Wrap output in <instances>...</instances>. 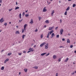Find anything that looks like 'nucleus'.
<instances>
[{
	"mask_svg": "<svg viewBox=\"0 0 76 76\" xmlns=\"http://www.w3.org/2000/svg\"><path fill=\"white\" fill-rule=\"evenodd\" d=\"M26 26H27V24H26L24 26V29H22V33H23V32L25 31L26 30Z\"/></svg>",
	"mask_w": 76,
	"mask_h": 76,
	"instance_id": "nucleus-1",
	"label": "nucleus"
},
{
	"mask_svg": "<svg viewBox=\"0 0 76 76\" xmlns=\"http://www.w3.org/2000/svg\"><path fill=\"white\" fill-rule=\"evenodd\" d=\"M45 49H47L48 48V43H47L46 44V45H45Z\"/></svg>",
	"mask_w": 76,
	"mask_h": 76,
	"instance_id": "nucleus-2",
	"label": "nucleus"
},
{
	"mask_svg": "<svg viewBox=\"0 0 76 76\" xmlns=\"http://www.w3.org/2000/svg\"><path fill=\"white\" fill-rule=\"evenodd\" d=\"M63 29H61L60 30V33L61 35L63 34Z\"/></svg>",
	"mask_w": 76,
	"mask_h": 76,
	"instance_id": "nucleus-3",
	"label": "nucleus"
},
{
	"mask_svg": "<svg viewBox=\"0 0 76 76\" xmlns=\"http://www.w3.org/2000/svg\"><path fill=\"white\" fill-rule=\"evenodd\" d=\"M4 20L3 19V18H2L0 20V22H1V23H2L3 22H4Z\"/></svg>",
	"mask_w": 76,
	"mask_h": 76,
	"instance_id": "nucleus-4",
	"label": "nucleus"
},
{
	"mask_svg": "<svg viewBox=\"0 0 76 76\" xmlns=\"http://www.w3.org/2000/svg\"><path fill=\"white\" fill-rule=\"evenodd\" d=\"M50 36V31H49L48 32V34L47 35V36L46 37L47 38H49V36Z\"/></svg>",
	"mask_w": 76,
	"mask_h": 76,
	"instance_id": "nucleus-5",
	"label": "nucleus"
},
{
	"mask_svg": "<svg viewBox=\"0 0 76 76\" xmlns=\"http://www.w3.org/2000/svg\"><path fill=\"white\" fill-rule=\"evenodd\" d=\"M30 23H31V24H32V23H33V20L32 19L31 20V21L30 22Z\"/></svg>",
	"mask_w": 76,
	"mask_h": 76,
	"instance_id": "nucleus-6",
	"label": "nucleus"
},
{
	"mask_svg": "<svg viewBox=\"0 0 76 76\" xmlns=\"http://www.w3.org/2000/svg\"><path fill=\"white\" fill-rule=\"evenodd\" d=\"M46 54H47V53H42L41 54V56H44V55Z\"/></svg>",
	"mask_w": 76,
	"mask_h": 76,
	"instance_id": "nucleus-7",
	"label": "nucleus"
},
{
	"mask_svg": "<svg viewBox=\"0 0 76 76\" xmlns=\"http://www.w3.org/2000/svg\"><path fill=\"white\" fill-rule=\"evenodd\" d=\"M53 58H54V59H56V58H57V56H56V55H54L53 56Z\"/></svg>",
	"mask_w": 76,
	"mask_h": 76,
	"instance_id": "nucleus-8",
	"label": "nucleus"
},
{
	"mask_svg": "<svg viewBox=\"0 0 76 76\" xmlns=\"http://www.w3.org/2000/svg\"><path fill=\"white\" fill-rule=\"evenodd\" d=\"M15 34H19L20 33H19V31H15Z\"/></svg>",
	"mask_w": 76,
	"mask_h": 76,
	"instance_id": "nucleus-9",
	"label": "nucleus"
},
{
	"mask_svg": "<svg viewBox=\"0 0 76 76\" xmlns=\"http://www.w3.org/2000/svg\"><path fill=\"white\" fill-rule=\"evenodd\" d=\"M19 18H20V19H21L22 18V14H21V13H20L19 15Z\"/></svg>",
	"mask_w": 76,
	"mask_h": 76,
	"instance_id": "nucleus-10",
	"label": "nucleus"
},
{
	"mask_svg": "<svg viewBox=\"0 0 76 76\" xmlns=\"http://www.w3.org/2000/svg\"><path fill=\"white\" fill-rule=\"evenodd\" d=\"M54 13V10H53L52 11L51 15L53 16V13Z\"/></svg>",
	"mask_w": 76,
	"mask_h": 76,
	"instance_id": "nucleus-11",
	"label": "nucleus"
},
{
	"mask_svg": "<svg viewBox=\"0 0 76 76\" xmlns=\"http://www.w3.org/2000/svg\"><path fill=\"white\" fill-rule=\"evenodd\" d=\"M55 35H54V33H53L52 34H51V38H53V37H54V36Z\"/></svg>",
	"mask_w": 76,
	"mask_h": 76,
	"instance_id": "nucleus-12",
	"label": "nucleus"
},
{
	"mask_svg": "<svg viewBox=\"0 0 76 76\" xmlns=\"http://www.w3.org/2000/svg\"><path fill=\"white\" fill-rule=\"evenodd\" d=\"M69 9H70V7H67V8H66V11H68V10H69Z\"/></svg>",
	"mask_w": 76,
	"mask_h": 76,
	"instance_id": "nucleus-13",
	"label": "nucleus"
},
{
	"mask_svg": "<svg viewBox=\"0 0 76 76\" xmlns=\"http://www.w3.org/2000/svg\"><path fill=\"white\" fill-rule=\"evenodd\" d=\"M45 8H44L43 9V12H46V11H47V10L46 9H45Z\"/></svg>",
	"mask_w": 76,
	"mask_h": 76,
	"instance_id": "nucleus-14",
	"label": "nucleus"
},
{
	"mask_svg": "<svg viewBox=\"0 0 76 76\" xmlns=\"http://www.w3.org/2000/svg\"><path fill=\"white\" fill-rule=\"evenodd\" d=\"M53 32H54V31L53 30H52L51 31H50V35H51V34H52V33H53Z\"/></svg>",
	"mask_w": 76,
	"mask_h": 76,
	"instance_id": "nucleus-15",
	"label": "nucleus"
},
{
	"mask_svg": "<svg viewBox=\"0 0 76 76\" xmlns=\"http://www.w3.org/2000/svg\"><path fill=\"white\" fill-rule=\"evenodd\" d=\"M67 43H70V40L69 39H67Z\"/></svg>",
	"mask_w": 76,
	"mask_h": 76,
	"instance_id": "nucleus-16",
	"label": "nucleus"
},
{
	"mask_svg": "<svg viewBox=\"0 0 76 76\" xmlns=\"http://www.w3.org/2000/svg\"><path fill=\"white\" fill-rule=\"evenodd\" d=\"M24 72H27V71H28V69H24Z\"/></svg>",
	"mask_w": 76,
	"mask_h": 76,
	"instance_id": "nucleus-17",
	"label": "nucleus"
},
{
	"mask_svg": "<svg viewBox=\"0 0 76 76\" xmlns=\"http://www.w3.org/2000/svg\"><path fill=\"white\" fill-rule=\"evenodd\" d=\"M45 22L47 23H49V21L48 20H47L45 21Z\"/></svg>",
	"mask_w": 76,
	"mask_h": 76,
	"instance_id": "nucleus-18",
	"label": "nucleus"
},
{
	"mask_svg": "<svg viewBox=\"0 0 76 76\" xmlns=\"http://www.w3.org/2000/svg\"><path fill=\"white\" fill-rule=\"evenodd\" d=\"M68 60H69V58H66V60L65 61V62H67V61H68Z\"/></svg>",
	"mask_w": 76,
	"mask_h": 76,
	"instance_id": "nucleus-19",
	"label": "nucleus"
},
{
	"mask_svg": "<svg viewBox=\"0 0 76 76\" xmlns=\"http://www.w3.org/2000/svg\"><path fill=\"white\" fill-rule=\"evenodd\" d=\"M33 51H34V50H29L28 52L27 53H29L30 52H32Z\"/></svg>",
	"mask_w": 76,
	"mask_h": 76,
	"instance_id": "nucleus-20",
	"label": "nucleus"
},
{
	"mask_svg": "<svg viewBox=\"0 0 76 76\" xmlns=\"http://www.w3.org/2000/svg\"><path fill=\"white\" fill-rule=\"evenodd\" d=\"M53 29L52 27H50L49 28V29H48L49 31H50V30H52Z\"/></svg>",
	"mask_w": 76,
	"mask_h": 76,
	"instance_id": "nucleus-21",
	"label": "nucleus"
},
{
	"mask_svg": "<svg viewBox=\"0 0 76 76\" xmlns=\"http://www.w3.org/2000/svg\"><path fill=\"white\" fill-rule=\"evenodd\" d=\"M40 47H43L44 46V45L42 44L40 45Z\"/></svg>",
	"mask_w": 76,
	"mask_h": 76,
	"instance_id": "nucleus-22",
	"label": "nucleus"
},
{
	"mask_svg": "<svg viewBox=\"0 0 76 76\" xmlns=\"http://www.w3.org/2000/svg\"><path fill=\"white\" fill-rule=\"evenodd\" d=\"M11 54H12V53H9L7 54V56H10Z\"/></svg>",
	"mask_w": 76,
	"mask_h": 76,
	"instance_id": "nucleus-23",
	"label": "nucleus"
},
{
	"mask_svg": "<svg viewBox=\"0 0 76 76\" xmlns=\"http://www.w3.org/2000/svg\"><path fill=\"white\" fill-rule=\"evenodd\" d=\"M25 37V34H24L22 36V37L23 39H24V37Z\"/></svg>",
	"mask_w": 76,
	"mask_h": 76,
	"instance_id": "nucleus-24",
	"label": "nucleus"
},
{
	"mask_svg": "<svg viewBox=\"0 0 76 76\" xmlns=\"http://www.w3.org/2000/svg\"><path fill=\"white\" fill-rule=\"evenodd\" d=\"M19 7H15V10H17V9H19Z\"/></svg>",
	"mask_w": 76,
	"mask_h": 76,
	"instance_id": "nucleus-25",
	"label": "nucleus"
},
{
	"mask_svg": "<svg viewBox=\"0 0 76 76\" xmlns=\"http://www.w3.org/2000/svg\"><path fill=\"white\" fill-rule=\"evenodd\" d=\"M59 37H60V36L59 35V34H58L56 36V38H59Z\"/></svg>",
	"mask_w": 76,
	"mask_h": 76,
	"instance_id": "nucleus-26",
	"label": "nucleus"
},
{
	"mask_svg": "<svg viewBox=\"0 0 76 76\" xmlns=\"http://www.w3.org/2000/svg\"><path fill=\"white\" fill-rule=\"evenodd\" d=\"M72 6H73V7H75V6H76V4H73Z\"/></svg>",
	"mask_w": 76,
	"mask_h": 76,
	"instance_id": "nucleus-27",
	"label": "nucleus"
},
{
	"mask_svg": "<svg viewBox=\"0 0 76 76\" xmlns=\"http://www.w3.org/2000/svg\"><path fill=\"white\" fill-rule=\"evenodd\" d=\"M25 16L26 17H28V16H29V14H26L25 15Z\"/></svg>",
	"mask_w": 76,
	"mask_h": 76,
	"instance_id": "nucleus-28",
	"label": "nucleus"
},
{
	"mask_svg": "<svg viewBox=\"0 0 76 76\" xmlns=\"http://www.w3.org/2000/svg\"><path fill=\"white\" fill-rule=\"evenodd\" d=\"M4 66H2L1 68V70H4Z\"/></svg>",
	"mask_w": 76,
	"mask_h": 76,
	"instance_id": "nucleus-29",
	"label": "nucleus"
},
{
	"mask_svg": "<svg viewBox=\"0 0 76 76\" xmlns=\"http://www.w3.org/2000/svg\"><path fill=\"white\" fill-rule=\"evenodd\" d=\"M9 60V58H7V59H6L5 61H8Z\"/></svg>",
	"mask_w": 76,
	"mask_h": 76,
	"instance_id": "nucleus-30",
	"label": "nucleus"
},
{
	"mask_svg": "<svg viewBox=\"0 0 76 76\" xmlns=\"http://www.w3.org/2000/svg\"><path fill=\"white\" fill-rule=\"evenodd\" d=\"M33 68H35L36 69H38V66H35V67H33Z\"/></svg>",
	"mask_w": 76,
	"mask_h": 76,
	"instance_id": "nucleus-31",
	"label": "nucleus"
},
{
	"mask_svg": "<svg viewBox=\"0 0 76 76\" xmlns=\"http://www.w3.org/2000/svg\"><path fill=\"white\" fill-rule=\"evenodd\" d=\"M73 45H70V48H73Z\"/></svg>",
	"mask_w": 76,
	"mask_h": 76,
	"instance_id": "nucleus-32",
	"label": "nucleus"
},
{
	"mask_svg": "<svg viewBox=\"0 0 76 76\" xmlns=\"http://www.w3.org/2000/svg\"><path fill=\"white\" fill-rule=\"evenodd\" d=\"M65 15H67V11H66L64 13Z\"/></svg>",
	"mask_w": 76,
	"mask_h": 76,
	"instance_id": "nucleus-33",
	"label": "nucleus"
},
{
	"mask_svg": "<svg viewBox=\"0 0 76 76\" xmlns=\"http://www.w3.org/2000/svg\"><path fill=\"white\" fill-rule=\"evenodd\" d=\"M29 50L30 51H31V50H33V49L30 48L29 49Z\"/></svg>",
	"mask_w": 76,
	"mask_h": 76,
	"instance_id": "nucleus-34",
	"label": "nucleus"
},
{
	"mask_svg": "<svg viewBox=\"0 0 76 76\" xmlns=\"http://www.w3.org/2000/svg\"><path fill=\"white\" fill-rule=\"evenodd\" d=\"M43 36V35L42 34L41 35L40 37L41 38H42Z\"/></svg>",
	"mask_w": 76,
	"mask_h": 76,
	"instance_id": "nucleus-35",
	"label": "nucleus"
},
{
	"mask_svg": "<svg viewBox=\"0 0 76 76\" xmlns=\"http://www.w3.org/2000/svg\"><path fill=\"white\" fill-rule=\"evenodd\" d=\"M75 73V72H73L72 73H71V75H74Z\"/></svg>",
	"mask_w": 76,
	"mask_h": 76,
	"instance_id": "nucleus-36",
	"label": "nucleus"
},
{
	"mask_svg": "<svg viewBox=\"0 0 76 76\" xmlns=\"http://www.w3.org/2000/svg\"><path fill=\"white\" fill-rule=\"evenodd\" d=\"M50 55V53H48V54H46V56H49Z\"/></svg>",
	"mask_w": 76,
	"mask_h": 76,
	"instance_id": "nucleus-37",
	"label": "nucleus"
},
{
	"mask_svg": "<svg viewBox=\"0 0 76 76\" xmlns=\"http://www.w3.org/2000/svg\"><path fill=\"white\" fill-rule=\"evenodd\" d=\"M45 44H46V43L45 42H44L43 43H42V44L43 45H45Z\"/></svg>",
	"mask_w": 76,
	"mask_h": 76,
	"instance_id": "nucleus-38",
	"label": "nucleus"
},
{
	"mask_svg": "<svg viewBox=\"0 0 76 76\" xmlns=\"http://www.w3.org/2000/svg\"><path fill=\"white\" fill-rule=\"evenodd\" d=\"M42 18L41 17H39V20H41V19Z\"/></svg>",
	"mask_w": 76,
	"mask_h": 76,
	"instance_id": "nucleus-39",
	"label": "nucleus"
},
{
	"mask_svg": "<svg viewBox=\"0 0 76 76\" xmlns=\"http://www.w3.org/2000/svg\"><path fill=\"white\" fill-rule=\"evenodd\" d=\"M4 25H5V26H6L7 25V23H4Z\"/></svg>",
	"mask_w": 76,
	"mask_h": 76,
	"instance_id": "nucleus-40",
	"label": "nucleus"
},
{
	"mask_svg": "<svg viewBox=\"0 0 76 76\" xmlns=\"http://www.w3.org/2000/svg\"><path fill=\"white\" fill-rule=\"evenodd\" d=\"M13 10V8H11V9L9 10V11H11V10Z\"/></svg>",
	"mask_w": 76,
	"mask_h": 76,
	"instance_id": "nucleus-41",
	"label": "nucleus"
},
{
	"mask_svg": "<svg viewBox=\"0 0 76 76\" xmlns=\"http://www.w3.org/2000/svg\"><path fill=\"white\" fill-rule=\"evenodd\" d=\"M18 55H19V56H21V55H22V53H19L18 54Z\"/></svg>",
	"mask_w": 76,
	"mask_h": 76,
	"instance_id": "nucleus-42",
	"label": "nucleus"
},
{
	"mask_svg": "<svg viewBox=\"0 0 76 76\" xmlns=\"http://www.w3.org/2000/svg\"><path fill=\"white\" fill-rule=\"evenodd\" d=\"M62 41H65V39H64V38H62Z\"/></svg>",
	"mask_w": 76,
	"mask_h": 76,
	"instance_id": "nucleus-43",
	"label": "nucleus"
},
{
	"mask_svg": "<svg viewBox=\"0 0 76 76\" xmlns=\"http://www.w3.org/2000/svg\"><path fill=\"white\" fill-rule=\"evenodd\" d=\"M3 51H4V50H1V53H2V52H3Z\"/></svg>",
	"mask_w": 76,
	"mask_h": 76,
	"instance_id": "nucleus-44",
	"label": "nucleus"
},
{
	"mask_svg": "<svg viewBox=\"0 0 76 76\" xmlns=\"http://www.w3.org/2000/svg\"><path fill=\"white\" fill-rule=\"evenodd\" d=\"M58 61H59V62L60 61H61V58H59V59L58 60Z\"/></svg>",
	"mask_w": 76,
	"mask_h": 76,
	"instance_id": "nucleus-45",
	"label": "nucleus"
},
{
	"mask_svg": "<svg viewBox=\"0 0 76 76\" xmlns=\"http://www.w3.org/2000/svg\"><path fill=\"white\" fill-rule=\"evenodd\" d=\"M37 31H38V29H37V28H36V30H35V32H37Z\"/></svg>",
	"mask_w": 76,
	"mask_h": 76,
	"instance_id": "nucleus-46",
	"label": "nucleus"
},
{
	"mask_svg": "<svg viewBox=\"0 0 76 76\" xmlns=\"http://www.w3.org/2000/svg\"><path fill=\"white\" fill-rule=\"evenodd\" d=\"M21 21L20 20H19V23H21Z\"/></svg>",
	"mask_w": 76,
	"mask_h": 76,
	"instance_id": "nucleus-47",
	"label": "nucleus"
},
{
	"mask_svg": "<svg viewBox=\"0 0 76 76\" xmlns=\"http://www.w3.org/2000/svg\"><path fill=\"white\" fill-rule=\"evenodd\" d=\"M58 28V27H56L55 28L56 30H57V28Z\"/></svg>",
	"mask_w": 76,
	"mask_h": 76,
	"instance_id": "nucleus-48",
	"label": "nucleus"
},
{
	"mask_svg": "<svg viewBox=\"0 0 76 76\" xmlns=\"http://www.w3.org/2000/svg\"><path fill=\"white\" fill-rule=\"evenodd\" d=\"M60 22L61 23V22H62V21L61 20V19L60 20Z\"/></svg>",
	"mask_w": 76,
	"mask_h": 76,
	"instance_id": "nucleus-49",
	"label": "nucleus"
},
{
	"mask_svg": "<svg viewBox=\"0 0 76 76\" xmlns=\"http://www.w3.org/2000/svg\"><path fill=\"white\" fill-rule=\"evenodd\" d=\"M74 24H76V22L75 21H74Z\"/></svg>",
	"mask_w": 76,
	"mask_h": 76,
	"instance_id": "nucleus-50",
	"label": "nucleus"
},
{
	"mask_svg": "<svg viewBox=\"0 0 76 76\" xmlns=\"http://www.w3.org/2000/svg\"><path fill=\"white\" fill-rule=\"evenodd\" d=\"M23 53H26V51H24L23 52Z\"/></svg>",
	"mask_w": 76,
	"mask_h": 76,
	"instance_id": "nucleus-51",
	"label": "nucleus"
},
{
	"mask_svg": "<svg viewBox=\"0 0 76 76\" xmlns=\"http://www.w3.org/2000/svg\"><path fill=\"white\" fill-rule=\"evenodd\" d=\"M23 15H25V12H23V13L22 14Z\"/></svg>",
	"mask_w": 76,
	"mask_h": 76,
	"instance_id": "nucleus-52",
	"label": "nucleus"
},
{
	"mask_svg": "<svg viewBox=\"0 0 76 76\" xmlns=\"http://www.w3.org/2000/svg\"><path fill=\"white\" fill-rule=\"evenodd\" d=\"M36 47V45H34V48H35V47Z\"/></svg>",
	"mask_w": 76,
	"mask_h": 76,
	"instance_id": "nucleus-53",
	"label": "nucleus"
},
{
	"mask_svg": "<svg viewBox=\"0 0 76 76\" xmlns=\"http://www.w3.org/2000/svg\"><path fill=\"white\" fill-rule=\"evenodd\" d=\"M44 27H45V28H46V27H47V26H46V25H45L44 26Z\"/></svg>",
	"mask_w": 76,
	"mask_h": 76,
	"instance_id": "nucleus-54",
	"label": "nucleus"
},
{
	"mask_svg": "<svg viewBox=\"0 0 76 76\" xmlns=\"http://www.w3.org/2000/svg\"><path fill=\"white\" fill-rule=\"evenodd\" d=\"M68 35H69V36H70V35H71V34H68Z\"/></svg>",
	"mask_w": 76,
	"mask_h": 76,
	"instance_id": "nucleus-55",
	"label": "nucleus"
},
{
	"mask_svg": "<svg viewBox=\"0 0 76 76\" xmlns=\"http://www.w3.org/2000/svg\"><path fill=\"white\" fill-rule=\"evenodd\" d=\"M54 28V26H53L52 27V29H53V28Z\"/></svg>",
	"mask_w": 76,
	"mask_h": 76,
	"instance_id": "nucleus-56",
	"label": "nucleus"
},
{
	"mask_svg": "<svg viewBox=\"0 0 76 76\" xmlns=\"http://www.w3.org/2000/svg\"><path fill=\"white\" fill-rule=\"evenodd\" d=\"M74 53H76V50L74 51Z\"/></svg>",
	"mask_w": 76,
	"mask_h": 76,
	"instance_id": "nucleus-57",
	"label": "nucleus"
},
{
	"mask_svg": "<svg viewBox=\"0 0 76 76\" xmlns=\"http://www.w3.org/2000/svg\"><path fill=\"white\" fill-rule=\"evenodd\" d=\"M28 10H27V11H26V12H28Z\"/></svg>",
	"mask_w": 76,
	"mask_h": 76,
	"instance_id": "nucleus-58",
	"label": "nucleus"
},
{
	"mask_svg": "<svg viewBox=\"0 0 76 76\" xmlns=\"http://www.w3.org/2000/svg\"><path fill=\"white\" fill-rule=\"evenodd\" d=\"M2 31V30H0V32H1Z\"/></svg>",
	"mask_w": 76,
	"mask_h": 76,
	"instance_id": "nucleus-59",
	"label": "nucleus"
},
{
	"mask_svg": "<svg viewBox=\"0 0 76 76\" xmlns=\"http://www.w3.org/2000/svg\"><path fill=\"white\" fill-rule=\"evenodd\" d=\"M0 3H1V0H0Z\"/></svg>",
	"mask_w": 76,
	"mask_h": 76,
	"instance_id": "nucleus-60",
	"label": "nucleus"
},
{
	"mask_svg": "<svg viewBox=\"0 0 76 76\" xmlns=\"http://www.w3.org/2000/svg\"><path fill=\"white\" fill-rule=\"evenodd\" d=\"M16 5L18 4V3L17 2H16Z\"/></svg>",
	"mask_w": 76,
	"mask_h": 76,
	"instance_id": "nucleus-61",
	"label": "nucleus"
},
{
	"mask_svg": "<svg viewBox=\"0 0 76 76\" xmlns=\"http://www.w3.org/2000/svg\"><path fill=\"white\" fill-rule=\"evenodd\" d=\"M62 47H63V46H60V48H61Z\"/></svg>",
	"mask_w": 76,
	"mask_h": 76,
	"instance_id": "nucleus-62",
	"label": "nucleus"
},
{
	"mask_svg": "<svg viewBox=\"0 0 76 76\" xmlns=\"http://www.w3.org/2000/svg\"><path fill=\"white\" fill-rule=\"evenodd\" d=\"M20 72H19V75H20Z\"/></svg>",
	"mask_w": 76,
	"mask_h": 76,
	"instance_id": "nucleus-63",
	"label": "nucleus"
},
{
	"mask_svg": "<svg viewBox=\"0 0 76 76\" xmlns=\"http://www.w3.org/2000/svg\"><path fill=\"white\" fill-rule=\"evenodd\" d=\"M75 73H76V70L75 71Z\"/></svg>",
	"mask_w": 76,
	"mask_h": 76,
	"instance_id": "nucleus-64",
	"label": "nucleus"
}]
</instances>
